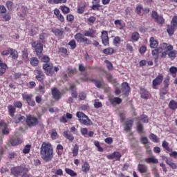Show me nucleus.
<instances>
[{"mask_svg":"<svg viewBox=\"0 0 177 177\" xmlns=\"http://www.w3.org/2000/svg\"><path fill=\"white\" fill-rule=\"evenodd\" d=\"M76 115L83 125H92V120H91V119H89V118H88L84 113L77 112Z\"/></svg>","mask_w":177,"mask_h":177,"instance_id":"obj_6","label":"nucleus"},{"mask_svg":"<svg viewBox=\"0 0 177 177\" xmlns=\"http://www.w3.org/2000/svg\"><path fill=\"white\" fill-rule=\"evenodd\" d=\"M83 172H88L89 171V164L85 162L82 167Z\"/></svg>","mask_w":177,"mask_h":177,"instance_id":"obj_49","label":"nucleus"},{"mask_svg":"<svg viewBox=\"0 0 177 177\" xmlns=\"http://www.w3.org/2000/svg\"><path fill=\"white\" fill-rule=\"evenodd\" d=\"M168 52H169V50H163L160 53V57L161 59H165V57H167V55H168Z\"/></svg>","mask_w":177,"mask_h":177,"instance_id":"obj_54","label":"nucleus"},{"mask_svg":"<svg viewBox=\"0 0 177 177\" xmlns=\"http://www.w3.org/2000/svg\"><path fill=\"white\" fill-rule=\"evenodd\" d=\"M163 80L164 77H162V75H159L158 76H157L156 78L153 80V86H157V85H160V84L162 82Z\"/></svg>","mask_w":177,"mask_h":177,"instance_id":"obj_15","label":"nucleus"},{"mask_svg":"<svg viewBox=\"0 0 177 177\" xmlns=\"http://www.w3.org/2000/svg\"><path fill=\"white\" fill-rule=\"evenodd\" d=\"M153 172L155 177H160V174H158V169H157V167H154L153 168Z\"/></svg>","mask_w":177,"mask_h":177,"instance_id":"obj_62","label":"nucleus"},{"mask_svg":"<svg viewBox=\"0 0 177 177\" xmlns=\"http://www.w3.org/2000/svg\"><path fill=\"white\" fill-rule=\"evenodd\" d=\"M137 131L138 133H143V124L140 122L137 123Z\"/></svg>","mask_w":177,"mask_h":177,"instance_id":"obj_37","label":"nucleus"},{"mask_svg":"<svg viewBox=\"0 0 177 177\" xmlns=\"http://www.w3.org/2000/svg\"><path fill=\"white\" fill-rule=\"evenodd\" d=\"M169 72L171 73V74H176L177 73V68L175 66H171L169 68Z\"/></svg>","mask_w":177,"mask_h":177,"instance_id":"obj_63","label":"nucleus"},{"mask_svg":"<svg viewBox=\"0 0 177 177\" xmlns=\"http://www.w3.org/2000/svg\"><path fill=\"white\" fill-rule=\"evenodd\" d=\"M52 94L54 98H55L56 100H59V99H60V97H62L60 91H59V90H57V88H53L52 90Z\"/></svg>","mask_w":177,"mask_h":177,"instance_id":"obj_20","label":"nucleus"},{"mask_svg":"<svg viewBox=\"0 0 177 177\" xmlns=\"http://www.w3.org/2000/svg\"><path fill=\"white\" fill-rule=\"evenodd\" d=\"M140 35L138 32H133L131 35V39L134 41H138Z\"/></svg>","mask_w":177,"mask_h":177,"instance_id":"obj_41","label":"nucleus"},{"mask_svg":"<svg viewBox=\"0 0 177 177\" xmlns=\"http://www.w3.org/2000/svg\"><path fill=\"white\" fill-rule=\"evenodd\" d=\"M169 107L171 109V110H176L177 109V102L172 100L169 103Z\"/></svg>","mask_w":177,"mask_h":177,"instance_id":"obj_30","label":"nucleus"},{"mask_svg":"<svg viewBox=\"0 0 177 177\" xmlns=\"http://www.w3.org/2000/svg\"><path fill=\"white\" fill-rule=\"evenodd\" d=\"M93 34H95V30H93V29H89L88 30L84 31V37H91V38H93Z\"/></svg>","mask_w":177,"mask_h":177,"instance_id":"obj_24","label":"nucleus"},{"mask_svg":"<svg viewBox=\"0 0 177 177\" xmlns=\"http://www.w3.org/2000/svg\"><path fill=\"white\" fill-rule=\"evenodd\" d=\"M54 15L57 17V19L59 20L62 23H64V17L60 13V10L59 9H55L54 10Z\"/></svg>","mask_w":177,"mask_h":177,"instance_id":"obj_17","label":"nucleus"},{"mask_svg":"<svg viewBox=\"0 0 177 177\" xmlns=\"http://www.w3.org/2000/svg\"><path fill=\"white\" fill-rule=\"evenodd\" d=\"M67 0H49L48 3H66Z\"/></svg>","mask_w":177,"mask_h":177,"instance_id":"obj_40","label":"nucleus"},{"mask_svg":"<svg viewBox=\"0 0 177 177\" xmlns=\"http://www.w3.org/2000/svg\"><path fill=\"white\" fill-rule=\"evenodd\" d=\"M164 160L165 161H166V163L167 164V165H169V167H171V168H172L173 169H176V165L174 163V162H172V160L168 159L167 158H165Z\"/></svg>","mask_w":177,"mask_h":177,"instance_id":"obj_25","label":"nucleus"},{"mask_svg":"<svg viewBox=\"0 0 177 177\" xmlns=\"http://www.w3.org/2000/svg\"><path fill=\"white\" fill-rule=\"evenodd\" d=\"M64 136H65V138H67L68 140H71V142H73V140H74V136H73V134L68 133V131L64 132Z\"/></svg>","mask_w":177,"mask_h":177,"instance_id":"obj_35","label":"nucleus"},{"mask_svg":"<svg viewBox=\"0 0 177 177\" xmlns=\"http://www.w3.org/2000/svg\"><path fill=\"white\" fill-rule=\"evenodd\" d=\"M10 55L12 56V58L14 59V60H16L19 57V55L17 54V51L16 50L10 48Z\"/></svg>","mask_w":177,"mask_h":177,"instance_id":"obj_28","label":"nucleus"},{"mask_svg":"<svg viewBox=\"0 0 177 177\" xmlns=\"http://www.w3.org/2000/svg\"><path fill=\"white\" fill-rule=\"evenodd\" d=\"M109 102L111 104H121L122 100L118 97H115L113 98H109Z\"/></svg>","mask_w":177,"mask_h":177,"instance_id":"obj_19","label":"nucleus"},{"mask_svg":"<svg viewBox=\"0 0 177 177\" xmlns=\"http://www.w3.org/2000/svg\"><path fill=\"white\" fill-rule=\"evenodd\" d=\"M35 79L40 82H44V80H45V74L44 71L41 69H35Z\"/></svg>","mask_w":177,"mask_h":177,"instance_id":"obj_9","label":"nucleus"},{"mask_svg":"<svg viewBox=\"0 0 177 177\" xmlns=\"http://www.w3.org/2000/svg\"><path fill=\"white\" fill-rule=\"evenodd\" d=\"M140 120L145 124H147V122H149V117H147V115H142L140 116Z\"/></svg>","mask_w":177,"mask_h":177,"instance_id":"obj_48","label":"nucleus"},{"mask_svg":"<svg viewBox=\"0 0 177 177\" xmlns=\"http://www.w3.org/2000/svg\"><path fill=\"white\" fill-rule=\"evenodd\" d=\"M141 97L142 99H147L149 97V91L142 90L141 91Z\"/></svg>","mask_w":177,"mask_h":177,"instance_id":"obj_45","label":"nucleus"},{"mask_svg":"<svg viewBox=\"0 0 177 177\" xmlns=\"http://www.w3.org/2000/svg\"><path fill=\"white\" fill-rule=\"evenodd\" d=\"M106 77L109 82H115V79H114L111 74H106Z\"/></svg>","mask_w":177,"mask_h":177,"instance_id":"obj_52","label":"nucleus"},{"mask_svg":"<svg viewBox=\"0 0 177 177\" xmlns=\"http://www.w3.org/2000/svg\"><path fill=\"white\" fill-rule=\"evenodd\" d=\"M32 46L35 48L37 56H41V55H42V50H44V45L41 43L35 44V42H34Z\"/></svg>","mask_w":177,"mask_h":177,"instance_id":"obj_11","label":"nucleus"},{"mask_svg":"<svg viewBox=\"0 0 177 177\" xmlns=\"http://www.w3.org/2000/svg\"><path fill=\"white\" fill-rule=\"evenodd\" d=\"M26 122L27 125L29 126L30 127H37V125H38V118L31 115H29L26 118Z\"/></svg>","mask_w":177,"mask_h":177,"instance_id":"obj_7","label":"nucleus"},{"mask_svg":"<svg viewBox=\"0 0 177 177\" xmlns=\"http://www.w3.org/2000/svg\"><path fill=\"white\" fill-rule=\"evenodd\" d=\"M65 172H66V174H68V175H70L71 176H77V173H75L71 169L66 168Z\"/></svg>","mask_w":177,"mask_h":177,"instance_id":"obj_36","label":"nucleus"},{"mask_svg":"<svg viewBox=\"0 0 177 177\" xmlns=\"http://www.w3.org/2000/svg\"><path fill=\"white\" fill-rule=\"evenodd\" d=\"M19 143H20V140L19 139L12 140L11 141V145L12 146H17V145H19Z\"/></svg>","mask_w":177,"mask_h":177,"instance_id":"obj_61","label":"nucleus"},{"mask_svg":"<svg viewBox=\"0 0 177 177\" xmlns=\"http://www.w3.org/2000/svg\"><path fill=\"white\" fill-rule=\"evenodd\" d=\"M104 63H106L108 70H109L111 71L113 70L114 67L113 66V64H111V62H110V61L105 60Z\"/></svg>","mask_w":177,"mask_h":177,"instance_id":"obj_44","label":"nucleus"},{"mask_svg":"<svg viewBox=\"0 0 177 177\" xmlns=\"http://www.w3.org/2000/svg\"><path fill=\"white\" fill-rule=\"evenodd\" d=\"M30 149H31V146L30 145H26L23 149L24 154H28V153H30Z\"/></svg>","mask_w":177,"mask_h":177,"instance_id":"obj_47","label":"nucleus"},{"mask_svg":"<svg viewBox=\"0 0 177 177\" xmlns=\"http://www.w3.org/2000/svg\"><path fill=\"white\" fill-rule=\"evenodd\" d=\"M162 146L164 149H165V150H167V151H171V149L169 147H168V142L167 141H163Z\"/></svg>","mask_w":177,"mask_h":177,"instance_id":"obj_53","label":"nucleus"},{"mask_svg":"<svg viewBox=\"0 0 177 177\" xmlns=\"http://www.w3.org/2000/svg\"><path fill=\"white\" fill-rule=\"evenodd\" d=\"M103 106L102 102H99V100H95L94 101V107L95 109H100Z\"/></svg>","mask_w":177,"mask_h":177,"instance_id":"obj_42","label":"nucleus"},{"mask_svg":"<svg viewBox=\"0 0 177 177\" xmlns=\"http://www.w3.org/2000/svg\"><path fill=\"white\" fill-rule=\"evenodd\" d=\"M41 158L46 162H49V161H52V158H53V156H42Z\"/></svg>","mask_w":177,"mask_h":177,"instance_id":"obj_43","label":"nucleus"},{"mask_svg":"<svg viewBox=\"0 0 177 177\" xmlns=\"http://www.w3.org/2000/svg\"><path fill=\"white\" fill-rule=\"evenodd\" d=\"M60 9L65 15H67V13H70V8L68 7L61 6Z\"/></svg>","mask_w":177,"mask_h":177,"instance_id":"obj_50","label":"nucleus"},{"mask_svg":"<svg viewBox=\"0 0 177 177\" xmlns=\"http://www.w3.org/2000/svg\"><path fill=\"white\" fill-rule=\"evenodd\" d=\"M38 57L44 63H49V62L50 61V59L49 58V57L46 55H43V54H41V55H39Z\"/></svg>","mask_w":177,"mask_h":177,"instance_id":"obj_26","label":"nucleus"},{"mask_svg":"<svg viewBox=\"0 0 177 177\" xmlns=\"http://www.w3.org/2000/svg\"><path fill=\"white\" fill-rule=\"evenodd\" d=\"M131 91V87H129V85L127 82H124L122 84V88L121 91L123 95H127V93H129V91Z\"/></svg>","mask_w":177,"mask_h":177,"instance_id":"obj_13","label":"nucleus"},{"mask_svg":"<svg viewBox=\"0 0 177 177\" xmlns=\"http://www.w3.org/2000/svg\"><path fill=\"white\" fill-rule=\"evenodd\" d=\"M138 169L140 174H146L147 172V166L143 164H139L138 165Z\"/></svg>","mask_w":177,"mask_h":177,"instance_id":"obj_21","label":"nucleus"},{"mask_svg":"<svg viewBox=\"0 0 177 177\" xmlns=\"http://www.w3.org/2000/svg\"><path fill=\"white\" fill-rule=\"evenodd\" d=\"M22 57L23 59H25V60H27V59H28V53L27 52V49H24L22 51Z\"/></svg>","mask_w":177,"mask_h":177,"instance_id":"obj_57","label":"nucleus"},{"mask_svg":"<svg viewBox=\"0 0 177 177\" xmlns=\"http://www.w3.org/2000/svg\"><path fill=\"white\" fill-rule=\"evenodd\" d=\"M8 109L10 113V115L11 117H14L15 113H16V108L12 105H8Z\"/></svg>","mask_w":177,"mask_h":177,"instance_id":"obj_31","label":"nucleus"},{"mask_svg":"<svg viewBox=\"0 0 177 177\" xmlns=\"http://www.w3.org/2000/svg\"><path fill=\"white\" fill-rule=\"evenodd\" d=\"M42 67L43 70H44L45 74L50 77H53V74L59 71V67L53 66V64L52 63H45L43 64Z\"/></svg>","mask_w":177,"mask_h":177,"instance_id":"obj_2","label":"nucleus"},{"mask_svg":"<svg viewBox=\"0 0 177 177\" xmlns=\"http://www.w3.org/2000/svg\"><path fill=\"white\" fill-rule=\"evenodd\" d=\"M101 38L103 45H104V46H107L109 45V33L107 31L104 30L102 32Z\"/></svg>","mask_w":177,"mask_h":177,"instance_id":"obj_12","label":"nucleus"},{"mask_svg":"<svg viewBox=\"0 0 177 177\" xmlns=\"http://www.w3.org/2000/svg\"><path fill=\"white\" fill-rule=\"evenodd\" d=\"M78 96L80 100H85V99L86 98V94L84 92L80 93Z\"/></svg>","mask_w":177,"mask_h":177,"instance_id":"obj_60","label":"nucleus"},{"mask_svg":"<svg viewBox=\"0 0 177 177\" xmlns=\"http://www.w3.org/2000/svg\"><path fill=\"white\" fill-rule=\"evenodd\" d=\"M177 51L176 50H169L167 53L170 59H175L176 57Z\"/></svg>","mask_w":177,"mask_h":177,"instance_id":"obj_33","label":"nucleus"},{"mask_svg":"<svg viewBox=\"0 0 177 177\" xmlns=\"http://www.w3.org/2000/svg\"><path fill=\"white\" fill-rule=\"evenodd\" d=\"M107 158L109 160H120V158H121V156H107Z\"/></svg>","mask_w":177,"mask_h":177,"instance_id":"obj_59","label":"nucleus"},{"mask_svg":"<svg viewBox=\"0 0 177 177\" xmlns=\"http://www.w3.org/2000/svg\"><path fill=\"white\" fill-rule=\"evenodd\" d=\"M38 63H39L38 58L34 57L30 59V64L33 66V67L38 66Z\"/></svg>","mask_w":177,"mask_h":177,"instance_id":"obj_32","label":"nucleus"},{"mask_svg":"<svg viewBox=\"0 0 177 177\" xmlns=\"http://www.w3.org/2000/svg\"><path fill=\"white\" fill-rule=\"evenodd\" d=\"M88 24L92 26V24H94L95 21H96V17H90L88 19Z\"/></svg>","mask_w":177,"mask_h":177,"instance_id":"obj_56","label":"nucleus"},{"mask_svg":"<svg viewBox=\"0 0 177 177\" xmlns=\"http://www.w3.org/2000/svg\"><path fill=\"white\" fill-rule=\"evenodd\" d=\"M53 32L56 35L57 37H62L63 35V33L64 32L63 31V29H53Z\"/></svg>","mask_w":177,"mask_h":177,"instance_id":"obj_29","label":"nucleus"},{"mask_svg":"<svg viewBox=\"0 0 177 177\" xmlns=\"http://www.w3.org/2000/svg\"><path fill=\"white\" fill-rule=\"evenodd\" d=\"M149 139H151L154 143H158L160 142V138H158L157 136L154 133L150 134Z\"/></svg>","mask_w":177,"mask_h":177,"instance_id":"obj_34","label":"nucleus"},{"mask_svg":"<svg viewBox=\"0 0 177 177\" xmlns=\"http://www.w3.org/2000/svg\"><path fill=\"white\" fill-rule=\"evenodd\" d=\"M145 161L147 164H158V160L154 157L145 158Z\"/></svg>","mask_w":177,"mask_h":177,"instance_id":"obj_22","label":"nucleus"},{"mask_svg":"<svg viewBox=\"0 0 177 177\" xmlns=\"http://www.w3.org/2000/svg\"><path fill=\"white\" fill-rule=\"evenodd\" d=\"M66 20L68 21H73L74 20V15L69 14L66 16Z\"/></svg>","mask_w":177,"mask_h":177,"instance_id":"obj_64","label":"nucleus"},{"mask_svg":"<svg viewBox=\"0 0 177 177\" xmlns=\"http://www.w3.org/2000/svg\"><path fill=\"white\" fill-rule=\"evenodd\" d=\"M14 106L17 109H21V107H23V104L20 101H15L14 102Z\"/></svg>","mask_w":177,"mask_h":177,"instance_id":"obj_55","label":"nucleus"},{"mask_svg":"<svg viewBox=\"0 0 177 177\" xmlns=\"http://www.w3.org/2000/svg\"><path fill=\"white\" fill-rule=\"evenodd\" d=\"M73 75H74V70H73L71 68H68V74L64 75L65 78L73 77Z\"/></svg>","mask_w":177,"mask_h":177,"instance_id":"obj_39","label":"nucleus"},{"mask_svg":"<svg viewBox=\"0 0 177 177\" xmlns=\"http://www.w3.org/2000/svg\"><path fill=\"white\" fill-rule=\"evenodd\" d=\"M92 3H93V5L92 6L91 9H93V10H99V8H100L99 3H95L96 4H95V1H93Z\"/></svg>","mask_w":177,"mask_h":177,"instance_id":"obj_51","label":"nucleus"},{"mask_svg":"<svg viewBox=\"0 0 177 177\" xmlns=\"http://www.w3.org/2000/svg\"><path fill=\"white\" fill-rule=\"evenodd\" d=\"M84 38H85V37H84V35L81 34V33H77L75 35V39H76L77 42H83L84 41Z\"/></svg>","mask_w":177,"mask_h":177,"instance_id":"obj_27","label":"nucleus"},{"mask_svg":"<svg viewBox=\"0 0 177 177\" xmlns=\"http://www.w3.org/2000/svg\"><path fill=\"white\" fill-rule=\"evenodd\" d=\"M158 46V41L154 39V37L150 38V48L152 49H156Z\"/></svg>","mask_w":177,"mask_h":177,"instance_id":"obj_23","label":"nucleus"},{"mask_svg":"<svg viewBox=\"0 0 177 177\" xmlns=\"http://www.w3.org/2000/svg\"><path fill=\"white\" fill-rule=\"evenodd\" d=\"M51 138H52V139H54V140L57 139V138H58L57 132H56L55 129L52 130Z\"/></svg>","mask_w":177,"mask_h":177,"instance_id":"obj_58","label":"nucleus"},{"mask_svg":"<svg viewBox=\"0 0 177 177\" xmlns=\"http://www.w3.org/2000/svg\"><path fill=\"white\" fill-rule=\"evenodd\" d=\"M69 46H71V49H75L77 48V43H75V40L73 39L68 43Z\"/></svg>","mask_w":177,"mask_h":177,"instance_id":"obj_46","label":"nucleus"},{"mask_svg":"<svg viewBox=\"0 0 177 177\" xmlns=\"http://www.w3.org/2000/svg\"><path fill=\"white\" fill-rule=\"evenodd\" d=\"M174 49V46L172 45H169L167 43H162L160 45L158 48H156L152 50L151 55L153 56L154 62L158 63V59L160 57V53L163 52L164 50H172Z\"/></svg>","mask_w":177,"mask_h":177,"instance_id":"obj_1","label":"nucleus"},{"mask_svg":"<svg viewBox=\"0 0 177 177\" xmlns=\"http://www.w3.org/2000/svg\"><path fill=\"white\" fill-rule=\"evenodd\" d=\"M6 123L4 122H0V127L2 129V134L3 135H9V129H8Z\"/></svg>","mask_w":177,"mask_h":177,"instance_id":"obj_16","label":"nucleus"},{"mask_svg":"<svg viewBox=\"0 0 177 177\" xmlns=\"http://www.w3.org/2000/svg\"><path fill=\"white\" fill-rule=\"evenodd\" d=\"M132 125H133V120H127L124 122V130L126 131V132H129V131L132 129Z\"/></svg>","mask_w":177,"mask_h":177,"instance_id":"obj_14","label":"nucleus"},{"mask_svg":"<svg viewBox=\"0 0 177 177\" xmlns=\"http://www.w3.org/2000/svg\"><path fill=\"white\" fill-rule=\"evenodd\" d=\"M22 97L24 100H26L28 106L34 107L35 106V101L32 100V95L28 94H23Z\"/></svg>","mask_w":177,"mask_h":177,"instance_id":"obj_10","label":"nucleus"},{"mask_svg":"<svg viewBox=\"0 0 177 177\" xmlns=\"http://www.w3.org/2000/svg\"><path fill=\"white\" fill-rule=\"evenodd\" d=\"M41 154H42V156H53L52 145L44 142L41 147Z\"/></svg>","mask_w":177,"mask_h":177,"instance_id":"obj_3","label":"nucleus"},{"mask_svg":"<svg viewBox=\"0 0 177 177\" xmlns=\"http://www.w3.org/2000/svg\"><path fill=\"white\" fill-rule=\"evenodd\" d=\"M26 121V118L24 116H21V115L18 114L14 118V122L15 124H19V122H24Z\"/></svg>","mask_w":177,"mask_h":177,"instance_id":"obj_18","label":"nucleus"},{"mask_svg":"<svg viewBox=\"0 0 177 177\" xmlns=\"http://www.w3.org/2000/svg\"><path fill=\"white\" fill-rule=\"evenodd\" d=\"M177 28V17L174 16L171 21V24L167 26V32L170 37L174 35Z\"/></svg>","mask_w":177,"mask_h":177,"instance_id":"obj_5","label":"nucleus"},{"mask_svg":"<svg viewBox=\"0 0 177 177\" xmlns=\"http://www.w3.org/2000/svg\"><path fill=\"white\" fill-rule=\"evenodd\" d=\"M23 172H28V168L26 166H18L11 168V174L14 176H20Z\"/></svg>","mask_w":177,"mask_h":177,"instance_id":"obj_4","label":"nucleus"},{"mask_svg":"<svg viewBox=\"0 0 177 177\" xmlns=\"http://www.w3.org/2000/svg\"><path fill=\"white\" fill-rule=\"evenodd\" d=\"M151 17L152 19H154L155 21L158 23V24H164V23H165V19H164V17H162V15H158L157 12L154 10L152 11Z\"/></svg>","mask_w":177,"mask_h":177,"instance_id":"obj_8","label":"nucleus"},{"mask_svg":"<svg viewBox=\"0 0 177 177\" xmlns=\"http://www.w3.org/2000/svg\"><path fill=\"white\" fill-rule=\"evenodd\" d=\"M103 53L105 55H113L114 53V49L111 48H105L103 50Z\"/></svg>","mask_w":177,"mask_h":177,"instance_id":"obj_38","label":"nucleus"}]
</instances>
